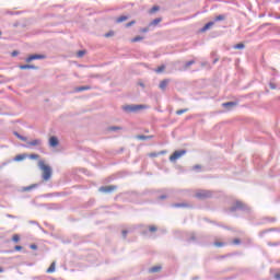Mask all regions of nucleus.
Here are the masks:
<instances>
[{"label":"nucleus","mask_w":280,"mask_h":280,"mask_svg":"<svg viewBox=\"0 0 280 280\" xmlns=\"http://www.w3.org/2000/svg\"><path fill=\"white\" fill-rule=\"evenodd\" d=\"M140 40H143V37L141 36H136L131 39V43H139Z\"/></svg>","instance_id":"obj_25"},{"label":"nucleus","mask_w":280,"mask_h":280,"mask_svg":"<svg viewBox=\"0 0 280 280\" xmlns=\"http://www.w3.org/2000/svg\"><path fill=\"white\" fill-rule=\"evenodd\" d=\"M188 110H189L188 108L179 109L176 112V115H183V114L187 113Z\"/></svg>","instance_id":"obj_29"},{"label":"nucleus","mask_w":280,"mask_h":280,"mask_svg":"<svg viewBox=\"0 0 280 280\" xmlns=\"http://www.w3.org/2000/svg\"><path fill=\"white\" fill-rule=\"evenodd\" d=\"M246 47L244 44L240 43L234 46V49H244Z\"/></svg>","instance_id":"obj_28"},{"label":"nucleus","mask_w":280,"mask_h":280,"mask_svg":"<svg viewBox=\"0 0 280 280\" xmlns=\"http://www.w3.org/2000/svg\"><path fill=\"white\" fill-rule=\"evenodd\" d=\"M191 65H196V60H190V61L186 62L184 66V69L191 67Z\"/></svg>","instance_id":"obj_24"},{"label":"nucleus","mask_w":280,"mask_h":280,"mask_svg":"<svg viewBox=\"0 0 280 280\" xmlns=\"http://www.w3.org/2000/svg\"><path fill=\"white\" fill-rule=\"evenodd\" d=\"M141 32H143V33L149 32V28L144 27V28L141 30Z\"/></svg>","instance_id":"obj_47"},{"label":"nucleus","mask_w":280,"mask_h":280,"mask_svg":"<svg viewBox=\"0 0 280 280\" xmlns=\"http://www.w3.org/2000/svg\"><path fill=\"white\" fill-rule=\"evenodd\" d=\"M149 231H150L151 233H154V232L158 231V229H156L155 225H151V226H149Z\"/></svg>","instance_id":"obj_34"},{"label":"nucleus","mask_w":280,"mask_h":280,"mask_svg":"<svg viewBox=\"0 0 280 280\" xmlns=\"http://www.w3.org/2000/svg\"><path fill=\"white\" fill-rule=\"evenodd\" d=\"M42 143H43V140H40V139H35V140H33V141H28L26 148H32V147H36V145H42Z\"/></svg>","instance_id":"obj_8"},{"label":"nucleus","mask_w":280,"mask_h":280,"mask_svg":"<svg viewBox=\"0 0 280 280\" xmlns=\"http://www.w3.org/2000/svg\"><path fill=\"white\" fill-rule=\"evenodd\" d=\"M20 69L25 71L26 69H33L34 71H38V67L34 65H21Z\"/></svg>","instance_id":"obj_9"},{"label":"nucleus","mask_w":280,"mask_h":280,"mask_svg":"<svg viewBox=\"0 0 280 280\" xmlns=\"http://www.w3.org/2000/svg\"><path fill=\"white\" fill-rule=\"evenodd\" d=\"M271 222H275V219H271Z\"/></svg>","instance_id":"obj_55"},{"label":"nucleus","mask_w":280,"mask_h":280,"mask_svg":"<svg viewBox=\"0 0 280 280\" xmlns=\"http://www.w3.org/2000/svg\"><path fill=\"white\" fill-rule=\"evenodd\" d=\"M59 141L58 138L56 136H52L49 138V145L50 148H57Z\"/></svg>","instance_id":"obj_10"},{"label":"nucleus","mask_w":280,"mask_h":280,"mask_svg":"<svg viewBox=\"0 0 280 280\" xmlns=\"http://www.w3.org/2000/svg\"><path fill=\"white\" fill-rule=\"evenodd\" d=\"M195 196L199 200H206V198H211L213 194L211 192V190H198Z\"/></svg>","instance_id":"obj_4"},{"label":"nucleus","mask_w":280,"mask_h":280,"mask_svg":"<svg viewBox=\"0 0 280 280\" xmlns=\"http://www.w3.org/2000/svg\"><path fill=\"white\" fill-rule=\"evenodd\" d=\"M223 108H226L228 110H231V108H234V106H237L236 102H228L222 104Z\"/></svg>","instance_id":"obj_12"},{"label":"nucleus","mask_w":280,"mask_h":280,"mask_svg":"<svg viewBox=\"0 0 280 280\" xmlns=\"http://www.w3.org/2000/svg\"><path fill=\"white\" fill-rule=\"evenodd\" d=\"M127 235H128V230H124V231H122V237H124V240H126Z\"/></svg>","instance_id":"obj_39"},{"label":"nucleus","mask_w":280,"mask_h":280,"mask_svg":"<svg viewBox=\"0 0 280 280\" xmlns=\"http://www.w3.org/2000/svg\"><path fill=\"white\" fill-rule=\"evenodd\" d=\"M165 71V66H160L156 70L155 73H163Z\"/></svg>","instance_id":"obj_26"},{"label":"nucleus","mask_w":280,"mask_h":280,"mask_svg":"<svg viewBox=\"0 0 280 280\" xmlns=\"http://www.w3.org/2000/svg\"><path fill=\"white\" fill-rule=\"evenodd\" d=\"M173 207H175V208H180V207L187 208V207H189V203H185V202H182V203H174Z\"/></svg>","instance_id":"obj_20"},{"label":"nucleus","mask_w":280,"mask_h":280,"mask_svg":"<svg viewBox=\"0 0 280 280\" xmlns=\"http://www.w3.org/2000/svg\"><path fill=\"white\" fill-rule=\"evenodd\" d=\"M165 198H167V196L165 195L160 196V200H165Z\"/></svg>","instance_id":"obj_46"},{"label":"nucleus","mask_w":280,"mask_h":280,"mask_svg":"<svg viewBox=\"0 0 280 280\" xmlns=\"http://www.w3.org/2000/svg\"><path fill=\"white\" fill-rule=\"evenodd\" d=\"M140 86L144 88L145 85L143 83H140Z\"/></svg>","instance_id":"obj_51"},{"label":"nucleus","mask_w":280,"mask_h":280,"mask_svg":"<svg viewBox=\"0 0 280 280\" xmlns=\"http://www.w3.org/2000/svg\"><path fill=\"white\" fill-rule=\"evenodd\" d=\"M48 275H51V272H56V261L51 262L50 267L46 270Z\"/></svg>","instance_id":"obj_15"},{"label":"nucleus","mask_w":280,"mask_h":280,"mask_svg":"<svg viewBox=\"0 0 280 280\" xmlns=\"http://www.w3.org/2000/svg\"><path fill=\"white\" fill-rule=\"evenodd\" d=\"M115 33L114 32H108L105 34V38H110V36H114Z\"/></svg>","instance_id":"obj_36"},{"label":"nucleus","mask_w":280,"mask_h":280,"mask_svg":"<svg viewBox=\"0 0 280 280\" xmlns=\"http://www.w3.org/2000/svg\"><path fill=\"white\" fill-rule=\"evenodd\" d=\"M124 21H128V16L121 15L117 19V23H124Z\"/></svg>","instance_id":"obj_21"},{"label":"nucleus","mask_w":280,"mask_h":280,"mask_svg":"<svg viewBox=\"0 0 280 280\" xmlns=\"http://www.w3.org/2000/svg\"><path fill=\"white\" fill-rule=\"evenodd\" d=\"M224 19H226V16L224 15H218L214 21H224Z\"/></svg>","instance_id":"obj_33"},{"label":"nucleus","mask_w":280,"mask_h":280,"mask_svg":"<svg viewBox=\"0 0 280 280\" xmlns=\"http://www.w3.org/2000/svg\"><path fill=\"white\" fill-rule=\"evenodd\" d=\"M20 240H21V237L18 234H14L12 237V241L15 243L19 242Z\"/></svg>","instance_id":"obj_35"},{"label":"nucleus","mask_w":280,"mask_h":280,"mask_svg":"<svg viewBox=\"0 0 280 280\" xmlns=\"http://www.w3.org/2000/svg\"><path fill=\"white\" fill-rule=\"evenodd\" d=\"M233 244H235V245L242 244V241H240V238H235V240L233 241Z\"/></svg>","instance_id":"obj_40"},{"label":"nucleus","mask_w":280,"mask_h":280,"mask_svg":"<svg viewBox=\"0 0 280 280\" xmlns=\"http://www.w3.org/2000/svg\"><path fill=\"white\" fill-rule=\"evenodd\" d=\"M194 170H200V165H195Z\"/></svg>","instance_id":"obj_48"},{"label":"nucleus","mask_w":280,"mask_h":280,"mask_svg":"<svg viewBox=\"0 0 280 280\" xmlns=\"http://www.w3.org/2000/svg\"><path fill=\"white\" fill-rule=\"evenodd\" d=\"M131 25H135V21H131V22L127 23L126 27H131Z\"/></svg>","instance_id":"obj_42"},{"label":"nucleus","mask_w":280,"mask_h":280,"mask_svg":"<svg viewBox=\"0 0 280 280\" xmlns=\"http://www.w3.org/2000/svg\"><path fill=\"white\" fill-rule=\"evenodd\" d=\"M150 156H151L152 159H154V158L159 156V153H150Z\"/></svg>","instance_id":"obj_44"},{"label":"nucleus","mask_w":280,"mask_h":280,"mask_svg":"<svg viewBox=\"0 0 280 280\" xmlns=\"http://www.w3.org/2000/svg\"><path fill=\"white\" fill-rule=\"evenodd\" d=\"M154 12H159V7L154 5L150 10V14H154Z\"/></svg>","instance_id":"obj_30"},{"label":"nucleus","mask_w":280,"mask_h":280,"mask_svg":"<svg viewBox=\"0 0 280 280\" xmlns=\"http://www.w3.org/2000/svg\"><path fill=\"white\" fill-rule=\"evenodd\" d=\"M137 139H140V141H147V139H152V136L140 135V136H137Z\"/></svg>","instance_id":"obj_18"},{"label":"nucleus","mask_w":280,"mask_h":280,"mask_svg":"<svg viewBox=\"0 0 280 280\" xmlns=\"http://www.w3.org/2000/svg\"><path fill=\"white\" fill-rule=\"evenodd\" d=\"M147 108H150L148 105H124L122 110L124 113L130 114V113H139V110H147Z\"/></svg>","instance_id":"obj_1"},{"label":"nucleus","mask_w":280,"mask_h":280,"mask_svg":"<svg viewBox=\"0 0 280 280\" xmlns=\"http://www.w3.org/2000/svg\"><path fill=\"white\" fill-rule=\"evenodd\" d=\"M185 154H187V150H179V151H175L171 156H170V161L173 163V161H178V159H180V156H185Z\"/></svg>","instance_id":"obj_5"},{"label":"nucleus","mask_w":280,"mask_h":280,"mask_svg":"<svg viewBox=\"0 0 280 280\" xmlns=\"http://www.w3.org/2000/svg\"><path fill=\"white\" fill-rule=\"evenodd\" d=\"M270 89L275 90L277 89V85L275 83H269Z\"/></svg>","instance_id":"obj_43"},{"label":"nucleus","mask_w":280,"mask_h":280,"mask_svg":"<svg viewBox=\"0 0 280 280\" xmlns=\"http://www.w3.org/2000/svg\"><path fill=\"white\" fill-rule=\"evenodd\" d=\"M30 248H31L32 250H37V249H38V246H37L36 244H32V245H30Z\"/></svg>","instance_id":"obj_37"},{"label":"nucleus","mask_w":280,"mask_h":280,"mask_svg":"<svg viewBox=\"0 0 280 280\" xmlns=\"http://www.w3.org/2000/svg\"><path fill=\"white\" fill-rule=\"evenodd\" d=\"M191 240H196V237H195V236H191Z\"/></svg>","instance_id":"obj_53"},{"label":"nucleus","mask_w":280,"mask_h":280,"mask_svg":"<svg viewBox=\"0 0 280 280\" xmlns=\"http://www.w3.org/2000/svg\"><path fill=\"white\" fill-rule=\"evenodd\" d=\"M86 54V50H79L77 52L78 58H82Z\"/></svg>","instance_id":"obj_27"},{"label":"nucleus","mask_w":280,"mask_h":280,"mask_svg":"<svg viewBox=\"0 0 280 280\" xmlns=\"http://www.w3.org/2000/svg\"><path fill=\"white\" fill-rule=\"evenodd\" d=\"M235 211H250V208L242 201H236L234 206L230 208L231 213H235Z\"/></svg>","instance_id":"obj_3"},{"label":"nucleus","mask_w":280,"mask_h":280,"mask_svg":"<svg viewBox=\"0 0 280 280\" xmlns=\"http://www.w3.org/2000/svg\"><path fill=\"white\" fill-rule=\"evenodd\" d=\"M38 187V184H33L31 186L24 187L23 191H32V189H36Z\"/></svg>","instance_id":"obj_16"},{"label":"nucleus","mask_w":280,"mask_h":280,"mask_svg":"<svg viewBox=\"0 0 280 280\" xmlns=\"http://www.w3.org/2000/svg\"><path fill=\"white\" fill-rule=\"evenodd\" d=\"M14 135H15V137L18 138V139H20V141H27V137H25V136H21L19 132H14Z\"/></svg>","instance_id":"obj_17"},{"label":"nucleus","mask_w":280,"mask_h":280,"mask_svg":"<svg viewBox=\"0 0 280 280\" xmlns=\"http://www.w3.org/2000/svg\"><path fill=\"white\" fill-rule=\"evenodd\" d=\"M161 270V266H154L151 269H149V272H159Z\"/></svg>","instance_id":"obj_22"},{"label":"nucleus","mask_w":280,"mask_h":280,"mask_svg":"<svg viewBox=\"0 0 280 280\" xmlns=\"http://www.w3.org/2000/svg\"><path fill=\"white\" fill-rule=\"evenodd\" d=\"M38 167H39V170L43 171L42 178L44 180H49V178H51V167L49 165H46L45 161H43V160H40L38 162Z\"/></svg>","instance_id":"obj_2"},{"label":"nucleus","mask_w":280,"mask_h":280,"mask_svg":"<svg viewBox=\"0 0 280 280\" xmlns=\"http://www.w3.org/2000/svg\"><path fill=\"white\" fill-rule=\"evenodd\" d=\"M275 278L280 279V273H276Z\"/></svg>","instance_id":"obj_49"},{"label":"nucleus","mask_w":280,"mask_h":280,"mask_svg":"<svg viewBox=\"0 0 280 280\" xmlns=\"http://www.w3.org/2000/svg\"><path fill=\"white\" fill-rule=\"evenodd\" d=\"M18 54H19V51H18V50H14V51L11 54V56L16 57Z\"/></svg>","instance_id":"obj_45"},{"label":"nucleus","mask_w":280,"mask_h":280,"mask_svg":"<svg viewBox=\"0 0 280 280\" xmlns=\"http://www.w3.org/2000/svg\"><path fill=\"white\" fill-rule=\"evenodd\" d=\"M0 272H3V268L0 267Z\"/></svg>","instance_id":"obj_52"},{"label":"nucleus","mask_w":280,"mask_h":280,"mask_svg":"<svg viewBox=\"0 0 280 280\" xmlns=\"http://www.w3.org/2000/svg\"><path fill=\"white\" fill-rule=\"evenodd\" d=\"M108 130L110 132H117V130H121V127H119V126H112V127H108Z\"/></svg>","instance_id":"obj_19"},{"label":"nucleus","mask_w":280,"mask_h":280,"mask_svg":"<svg viewBox=\"0 0 280 280\" xmlns=\"http://www.w3.org/2000/svg\"><path fill=\"white\" fill-rule=\"evenodd\" d=\"M170 84V80H167V79H165V80H163V81H161L160 82V89L162 90V91H165V89H167V85Z\"/></svg>","instance_id":"obj_14"},{"label":"nucleus","mask_w":280,"mask_h":280,"mask_svg":"<svg viewBox=\"0 0 280 280\" xmlns=\"http://www.w3.org/2000/svg\"><path fill=\"white\" fill-rule=\"evenodd\" d=\"M1 34H3V33L0 31V36H1Z\"/></svg>","instance_id":"obj_56"},{"label":"nucleus","mask_w":280,"mask_h":280,"mask_svg":"<svg viewBox=\"0 0 280 280\" xmlns=\"http://www.w3.org/2000/svg\"><path fill=\"white\" fill-rule=\"evenodd\" d=\"M9 218H14L13 215H9Z\"/></svg>","instance_id":"obj_54"},{"label":"nucleus","mask_w":280,"mask_h":280,"mask_svg":"<svg viewBox=\"0 0 280 280\" xmlns=\"http://www.w3.org/2000/svg\"><path fill=\"white\" fill-rule=\"evenodd\" d=\"M214 246L222 247V246H224V243H222V242H215V243H214Z\"/></svg>","instance_id":"obj_38"},{"label":"nucleus","mask_w":280,"mask_h":280,"mask_svg":"<svg viewBox=\"0 0 280 280\" xmlns=\"http://www.w3.org/2000/svg\"><path fill=\"white\" fill-rule=\"evenodd\" d=\"M14 249H15V250H23V246L16 245V246L14 247Z\"/></svg>","instance_id":"obj_41"},{"label":"nucleus","mask_w":280,"mask_h":280,"mask_svg":"<svg viewBox=\"0 0 280 280\" xmlns=\"http://www.w3.org/2000/svg\"><path fill=\"white\" fill-rule=\"evenodd\" d=\"M47 56L45 55H31L25 59V62H32L33 60H45Z\"/></svg>","instance_id":"obj_6"},{"label":"nucleus","mask_w":280,"mask_h":280,"mask_svg":"<svg viewBox=\"0 0 280 280\" xmlns=\"http://www.w3.org/2000/svg\"><path fill=\"white\" fill-rule=\"evenodd\" d=\"M117 189V186H102L98 191H102L103 194H110L112 191H115Z\"/></svg>","instance_id":"obj_7"},{"label":"nucleus","mask_w":280,"mask_h":280,"mask_svg":"<svg viewBox=\"0 0 280 280\" xmlns=\"http://www.w3.org/2000/svg\"><path fill=\"white\" fill-rule=\"evenodd\" d=\"M161 21H162L161 18H156V19H154V20L150 23V25H159V23H161Z\"/></svg>","instance_id":"obj_23"},{"label":"nucleus","mask_w":280,"mask_h":280,"mask_svg":"<svg viewBox=\"0 0 280 280\" xmlns=\"http://www.w3.org/2000/svg\"><path fill=\"white\" fill-rule=\"evenodd\" d=\"M30 159L36 161V160L40 159V155H38V154H31Z\"/></svg>","instance_id":"obj_31"},{"label":"nucleus","mask_w":280,"mask_h":280,"mask_svg":"<svg viewBox=\"0 0 280 280\" xmlns=\"http://www.w3.org/2000/svg\"><path fill=\"white\" fill-rule=\"evenodd\" d=\"M215 25V22H208L203 27L200 28V32L205 33L208 30H211Z\"/></svg>","instance_id":"obj_11"},{"label":"nucleus","mask_w":280,"mask_h":280,"mask_svg":"<svg viewBox=\"0 0 280 280\" xmlns=\"http://www.w3.org/2000/svg\"><path fill=\"white\" fill-rule=\"evenodd\" d=\"M25 159V155H22V154H20V155H16L15 156V161H23Z\"/></svg>","instance_id":"obj_32"},{"label":"nucleus","mask_w":280,"mask_h":280,"mask_svg":"<svg viewBox=\"0 0 280 280\" xmlns=\"http://www.w3.org/2000/svg\"><path fill=\"white\" fill-rule=\"evenodd\" d=\"M82 91H91V86L89 85H83L74 89L75 93H82Z\"/></svg>","instance_id":"obj_13"},{"label":"nucleus","mask_w":280,"mask_h":280,"mask_svg":"<svg viewBox=\"0 0 280 280\" xmlns=\"http://www.w3.org/2000/svg\"><path fill=\"white\" fill-rule=\"evenodd\" d=\"M159 154H165V151H161Z\"/></svg>","instance_id":"obj_50"}]
</instances>
